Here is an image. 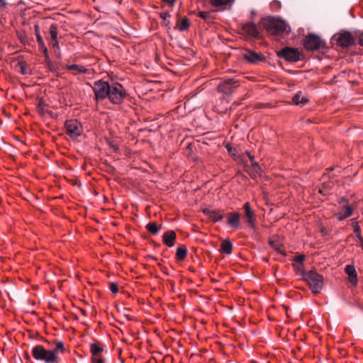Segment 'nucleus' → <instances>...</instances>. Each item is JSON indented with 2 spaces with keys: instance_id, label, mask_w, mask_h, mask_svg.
I'll list each match as a JSON object with an SVG mask.
<instances>
[{
  "instance_id": "36",
  "label": "nucleus",
  "mask_w": 363,
  "mask_h": 363,
  "mask_svg": "<svg viewBox=\"0 0 363 363\" xmlns=\"http://www.w3.org/2000/svg\"><path fill=\"white\" fill-rule=\"evenodd\" d=\"M252 164L256 172H258L260 170V167L256 162H252Z\"/></svg>"
},
{
  "instance_id": "38",
  "label": "nucleus",
  "mask_w": 363,
  "mask_h": 363,
  "mask_svg": "<svg viewBox=\"0 0 363 363\" xmlns=\"http://www.w3.org/2000/svg\"><path fill=\"white\" fill-rule=\"evenodd\" d=\"M52 46L56 48H59L57 39H56L55 40H52Z\"/></svg>"
},
{
  "instance_id": "48",
  "label": "nucleus",
  "mask_w": 363,
  "mask_h": 363,
  "mask_svg": "<svg viewBox=\"0 0 363 363\" xmlns=\"http://www.w3.org/2000/svg\"><path fill=\"white\" fill-rule=\"evenodd\" d=\"M359 242L361 243V247L363 249V239L362 240H360Z\"/></svg>"
},
{
  "instance_id": "21",
  "label": "nucleus",
  "mask_w": 363,
  "mask_h": 363,
  "mask_svg": "<svg viewBox=\"0 0 363 363\" xmlns=\"http://www.w3.org/2000/svg\"><path fill=\"white\" fill-rule=\"evenodd\" d=\"M292 101L296 105H304L308 102V99L305 96H301L300 94H296L294 96Z\"/></svg>"
},
{
  "instance_id": "26",
  "label": "nucleus",
  "mask_w": 363,
  "mask_h": 363,
  "mask_svg": "<svg viewBox=\"0 0 363 363\" xmlns=\"http://www.w3.org/2000/svg\"><path fill=\"white\" fill-rule=\"evenodd\" d=\"M233 0H211V4L215 6L228 5Z\"/></svg>"
},
{
  "instance_id": "37",
  "label": "nucleus",
  "mask_w": 363,
  "mask_h": 363,
  "mask_svg": "<svg viewBox=\"0 0 363 363\" xmlns=\"http://www.w3.org/2000/svg\"><path fill=\"white\" fill-rule=\"evenodd\" d=\"M213 219L215 220V221H218V220H220L222 219V216L220 214H218L217 213L216 216H214V217H213Z\"/></svg>"
},
{
  "instance_id": "4",
  "label": "nucleus",
  "mask_w": 363,
  "mask_h": 363,
  "mask_svg": "<svg viewBox=\"0 0 363 363\" xmlns=\"http://www.w3.org/2000/svg\"><path fill=\"white\" fill-rule=\"evenodd\" d=\"M126 96L124 87L119 83H113L110 86L108 99L115 104H120Z\"/></svg>"
},
{
  "instance_id": "30",
  "label": "nucleus",
  "mask_w": 363,
  "mask_h": 363,
  "mask_svg": "<svg viewBox=\"0 0 363 363\" xmlns=\"http://www.w3.org/2000/svg\"><path fill=\"white\" fill-rule=\"evenodd\" d=\"M35 33L38 43H42V41H43V39L40 35V28H39L38 25L35 26Z\"/></svg>"
},
{
  "instance_id": "34",
  "label": "nucleus",
  "mask_w": 363,
  "mask_h": 363,
  "mask_svg": "<svg viewBox=\"0 0 363 363\" xmlns=\"http://www.w3.org/2000/svg\"><path fill=\"white\" fill-rule=\"evenodd\" d=\"M353 228H354V232L357 234V233H361V230H360V226L358 224V223H353Z\"/></svg>"
},
{
  "instance_id": "9",
  "label": "nucleus",
  "mask_w": 363,
  "mask_h": 363,
  "mask_svg": "<svg viewBox=\"0 0 363 363\" xmlns=\"http://www.w3.org/2000/svg\"><path fill=\"white\" fill-rule=\"evenodd\" d=\"M279 56L285 60L291 62H296L300 60V53L294 48H285L279 53Z\"/></svg>"
},
{
  "instance_id": "10",
  "label": "nucleus",
  "mask_w": 363,
  "mask_h": 363,
  "mask_svg": "<svg viewBox=\"0 0 363 363\" xmlns=\"http://www.w3.org/2000/svg\"><path fill=\"white\" fill-rule=\"evenodd\" d=\"M354 39L349 32L340 33L337 37V43L341 47H349L354 43Z\"/></svg>"
},
{
  "instance_id": "40",
  "label": "nucleus",
  "mask_w": 363,
  "mask_h": 363,
  "mask_svg": "<svg viewBox=\"0 0 363 363\" xmlns=\"http://www.w3.org/2000/svg\"><path fill=\"white\" fill-rule=\"evenodd\" d=\"M20 67H21V72L23 74H27V71L26 70L23 64H20Z\"/></svg>"
},
{
  "instance_id": "31",
  "label": "nucleus",
  "mask_w": 363,
  "mask_h": 363,
  "mask_svg": "<svg viewBox=\"0 0 363 363\" xmlns=\"http://www.w3.org/2000/svg\"><path fill=\"white\" fill-rule=\"evenodd\" d=\"M63 351L64 350V344L62 342H60L57 344L56 347L53 350H50L51 351H56V356L57 357L59 350Z\"/></svg>"
},
{
  "instance_id": "39",
  "label": "nucleus",
  "mask_w": 363,
  "mask_h": 363,
  "mask_svg": "<svg viewBox=\"0 0 363 363\" xmlns=\"http://www.w3.org/2000/svg\"><path fill=\"white\" fill-rule=\"evenodd\" d=\"M359 43L363 46V32L359 35Z\"/></svg>"
},
{
  "instance_id": "45",
  "label": "nucleus",
  "mask_w": 363,
  "mask_h": 363,
  "mask_svg": "<svg viewBox=\"0 0 363 363\" xmlns=\"http://www.w3.org/2000/svg\"><path fill=\"white\" fill-rule=\"evenodd\" d=\"M356 235H357V238H358V240H359V241H360V240H362L363 239V237L362 236L361 233H357Z\"/></svg>"
},
{
  "instance_id": "41",
  "label": "nucleus",
  "mask_w": 363,
  "mask_h": 363,
  "mask_svg": "<svg viewBox=\"0 0 363 363\" xmlns=\"http://www.w3.org/2000/svg\"><path fill=\"white\" fill-rule=\"evenodd\" d=\"M6 5L5 0H0V8H3Z\"/></svg>"
},
{
  "instance_id": "29",
  "label": "nucleus",
  "mask_w": 363,
  "mask_h": 363,
  "mask_svg": "<svg viewBox=\"0 0 363 363\" xmlns=\"http://www.w3.org/2000/svg\"><path fill=\"white\" fill-rule=\"evenodd\" d=\"M39 47L40 50L43 52L45 54V58L49 60V55H48V49L44 43V41H42V43H38Z\"/></svg>"
},
{
  "instance_id": "35",
  "label": "nucleus",
  "mask_w": 363,
  "mask_h": 363,
  "mask_svg": "<svg viewBox=\"0 0 363 363\" xmlns=\"http://www.w3.org/2000/svg\"><path fill=\"white\" fill-rule=\"evenodd\" d=\"M328 185L324 184L322 189H319V192L320 194H326L328 193V191L327 190Z\"/></svg>"
},
{
  "instance_id": "23",
  "label": "nucleus",
  "mask_w": 363,
  "mask_h": 363,
  "mask_svg": "<svg viewBox=\"0 0 363 363\" xmlns=\"http://www.w3.org/2000/svg\"><path fill=\"white\" fill-rule=\"evenodd\" d=\"M104 348L96 343H93L90 345V351L92 355H99L101 354Z\"/></svg>"
},
{
  "instance_id": "3",
  "label": "nucleus",
  "mask_w": 363,
  "mask_h": 363,
  "mask_svg": "<svg viewBox=\"0 0 363 363\" xmlns=\"http://www.w3.org/2000/svg\"><path fill=\"white\" fill-rule=\"evenodd\" d=\"M32 354L36 360L44 361L45 363H55L57 360L56 351L46 350L42 345L35 346Z\"/></svg>"
},
{
  "instance_id": "12",
  "label": "nucleus",
  "mask_w": 363,
  "mask_h": 363,
  "mask_svg": "<svg viewBox=\"0 0 363 363\" xmlns=\"http://www.w3.org/2000/svg\"><path fill=\"white\" fill-rule=\"evenodd\" d=\"M177 235L173 230H168L165 232L162 236L163 242L171 247L174 245V241L176 239Z\"/></svg>"
},
{
  "instance_id": "27",
  "label": "nucleus",
  "mask_w": 363,
  "mask_h": 363,
  "mask_svg": "<svg viewBox=\"0 0 363 363\" xmlns=\"http://www.w3.org/2000/svg\"><path fill=\"white\" fill-rule=\"evenodd\" d=\"M189 26V21L186 18H184L182 20V22H181L179 29L180 31H184L186 29H187Z\"/></svg>"
},
{
  "instance_id": "18",
  "label": "nucleus",
  "mask_w": 363,
  "mask_h": 363,
  "mask_svg": "<svg viewBox=\"0 0 363 363\" xmlns=\"http://www.w3.org/2000/svg\"><path fill=\"white\" fill-rule=\"evenodd\" d=\"M66 69L68 70L73 71V73L74 74H77L78 73H83V74L89 73V70L86 68H85L83 66H81L79 65H75V64L66 66Z\"/></svg>"
},
{
  "instance_id": "16",
  "label": "nucleus",
  "mask_w": 363,
  "mask_h": 363,
  "mask_svg": "<svg viewBox=\"0 0 363 363\" xmlns=\"http://www.w3.org/2000/svg\"><path fill=\"white\" fill-rule=\"evenodd\" d=\"M228 224L233 228H238L240 225V214L238 213H228Z\"/></svg>"
},
{
  "instance_id": "17",
  "label": "nucleus",
  "mask_w": 363,
  "mask_h": 363,
  "mask_svg": "<svg viewBox=\"0 0 363 363\" xmlns=\"http://www.w3.org/2000/svg\"><path fill=\"white\" fill-rule=\"evenodd\" d=\"M352 213V208L348 205H345L342 209L337 214V217L339 220H342L350 217Z\"/></svg>"
},
{
  "instance_id": "19",
  "label": "nucleus",
  "mask_w": 363,
  "mask_h": 363,
  "mask_svg": "<svg viewBox=\"0 0 363 363\" xmlns=\"http://www.w3.org/2000/svg\"><path fill=\"white\" fill-rule=\"evenodd\" d=\"M233 245L228 240H224L220 246V252L227 255H230L232 252Z\"/></svg>"
},
{
  "instance_id": "8",
  "label": "nucleus",
  "mask_w": 363,
  "mask_h": 363,
  "mask_svg": "<svg viewBox=\"0 0 363 363\" xmlns=\"http://www.w3.org/2000/svg\"><path fill=\"white\" fill-rule=\"evenodd\" d=\"M235 83L236 82H235L233 79H225L219 84L218 89L220 92L225 94H230L236 88Z\"/></svg>"
},
{
  "instance_id": "24",
  "label": "nucleus",
  "mask_w": 363,
  "mask_h": 363,
  "mask_svg": "<svg viewBox=\"0 0 363 363\" xmlns=\"http://www.w3.org/2000/svg\"><path fill=\"white\" fill-rule=\"evenodd\" d=\"M186 248L185 247L182 246L177 248L176 256L179 260H183L186 257Z\"/></svg>"
},
{
  "instance_id": "43",
  "label": "nucleus",
  "mask_w": 363,
  "mask_h": 363,
  "mask_svg": "<svg viewBox=\"0 0 363 363\" xmlns=\"http://www.w3.org/2000/svg\"><path fill=\"white\" fill-rule=\"evenodd\" d=\"M166 3L170 4V5H173L175 2L176 0H164Z\"/></svg>"
},
{
  "instance_id": "28",
  "label": "nucleus",
  "mask_w": 363,
  "mask_h": 363,
  "mask_svg": "<svg viewBox=\"0 0 363 363\" xmlns=\"http://www.w3.org/2000/svg\"><path fill=\"white\" fill-rule=\"evenodd\" d=\"M91 362L92 363H104V359L101 354L92 355Z\"/></svg>"
},
{
  "instance_id": "5",
  "label": "nucleus",
  "mask_w": 363,
  "mask_h": 363,
  "mask_svg": "<svg viewBox=\"0 0 363 363\" xmlns=\"http://www.w3.org/2000/svg\"><path fill=\"white\" fill-rule=\"evenodd\" d=\"M110 86L111 84L105 81L99 80L95 82L93 89L96 100H103L108 98Z\"/></svg>"
},
{
  "instance_id": "32",
  "label": "nucleus",
  "mask_w": 363,
  "mask_h": 363,
  "mask_svg": "<svg viewBox=\"0 0 363 363\" xmlns=\"http://www.w3.org/2000/svg\"><path fill=\"white\" fill-rule=\"evenodd\" d=\"M199 16L201 18H203V19L207 20V19H208V18H209V17H210L211 14H210V13H209V12H208V11H200V12L199 13Z\"/></svg>"
},
{
  "instance_id": "7",
  "label": "nucleus",
  "mask_w": 363,
  "mask_h": 363,
  "mask_svg": "<svg viewBox=\"0 0 363 363\" xmlns=\"http://www.w3.org/2000/svg\"><path fill=\"white\" fill-rule=\"evenodd\" d=\"M67 133L72 138H77L82 133V126L77 120L67 121L65 123Z\"/></svg>"
},
{
  "instance_id": "2",
  "label": "nucleus",
  "mask_w": 363,
  "mask_h": 363,
  "mask_svg": "<svg viewBox=\"0 0 363 363\" xmlns=\"http://www.w3.org/2000/svg\"><path fill=\"white\" fill-rule=\"evenodd\" d=\"M303 279L307 282L313 294H318L323 289V278L315 271L303 272Z\"/></svg>"
},
{
  "instance_id": "33",
  "label": "nucleus",
  "mask_w": 363,
  "mask_h": 363,
  "mask_svg": "<svg viewBox=\"0 0 363 363\" xmlns=\"http://www.w3.org/2000/svg\"><path fill=\"white\" fill-rule=\"evenodd\" d=\"M109 289L113 294H116L118 292V286L115 283H111Z\"/></svg>"
},
{
  "instance_id": "25",
  "label": "nucleus",
  "mask_w": 363,
  "mask_h": 363,
  "mask_svg": "<svg viewBox=\"0 0 363 363\" xmlns=\"http://www.w3.org/2000/svg\"><path fill=\"white\" fill-rule=\"evenodd\" d=\"M50 35L52 40L57 39V26L52 23L50 27Z\"/></svg>"
},
{
  "instance_id": "47",
  "label": "nucleus",
  "mask_w": 363,
  "mask_h": 363,
  "mask_svg": "<svg viewBox=\"0 0 363 363\" xmlns=\"http://www.w3.org/2000/svg\"><path fill=\"white\" fill-rule=\"evenodd\" d=\"M226 147H227V148H228V150L229 152H231L232 148H231V147H229V145H228Z\"/></svg>"
},
{
  "instance_id": "42",
  "label": "nucleus",
  "mask_w": 363,
  "mask_h": 363,
  "mask_svg": "<svg viewBox=\"0 0 363 363\" xmlns=\"http://www.w3.org/2000/svg\"><path fill=\"white\" fill-rule=\"evenodd\" d=\"M304 257H305L304 255H301V256L297 257L296 260L301 262L303 260Z\"/></svg>"
},
{
  "instance_id": "13",
  "label": "nucleus",
  "mask_w": 363,
  "mask_h": 363,
  "mask_svg": "<svg viewBox=\"0 0 363 363\" xmlns=\"http://www.w3.org/2000/svg\"><path fill=\"white\" fill-rule=\"evenodd\" d=\"M243 208L245 209V216L247 218L248 224L252 228H255V215L254 212L250 209V203L248 202H246L244 204Z\"/></svg>"
},
{
  "instance_id": "44",
  "label": "nucleus",
  "mask_w": 363,
  "mask_h": 363,
  "mask_svg": "<svg viewBox=\"0 0 363 363\" xmlns=\"http://www.w3.org/2000/svg\"><path fill=\"white\" fill-rule=\"evenodd\" d=\"M169 15L168 13H162V14H161V17H162V18H164V19H166V18H167V17H169Z\"/></svg>"
},
{
  "instance_id": "46",
  "label": "nucleus",
  "mask_w": 363,
  "mask_h": 363,
  "mask_svg": "<svg viewBox=\"0 0 363 363\" xmlns=\"http://www.w3.org/2000/svg\"><path fill=\"white\" fill-rule=\"evenodd\" d=\"M248 156H249V158H250V160L251 162H255V160H254V157H253L252 156H251L250 155H249Z\"/></svg>"
},
{
  "instance_id": "11",
  "label": "nucleus",
  "mask_w": 363,
  "mask_h": 363,
  "mask_svg": "<svg viewBox=\"0 0 363 363\" xmlns=\"http://www.w3.org/2000/svg\"><path fill=\"white\" fill-rule=\"evenodd\" d=\"M243 58L250 63H256L262 60V56L254 51L247 50L242 54Z\"/></svg>"
},
{
  "instance_id": "6",
  "label": "nucleus",
  "mask_w": 363,
  "mask_h": 363,
  "mask_svg": "<svg viewBox=\"0 0 363 363\" xmlns=\"http://www.w3.org/2000/svg\"><path fill=\"white\" fill-rule=\"evenodd\" d=\"M324 45L321 38L315 34L308 35L304 40V48L308 50H315L322 48Z\"/></svg>"
},
{
  "instance_id": "20",
  "label": "nucleus",
  "mask_w": 363,
  "mask_h": 363,
  "mask_svg": "<svg viewBox=\"0 0 363 363\" xmlns=\"http://www.w3.org/2000/svg\"><path fill=\"white\" fill-rule=\"evenodd\" d=\"M270 245L279 253L284 254L282 243L277 239H272L269 241Z\"/></svg>"
},
{
  "instance_id": "1",
  "label": "nucleus",
  "mask_w": 363,
  "mask_h": 363,
  "mask_svg": "<svg viewBox=\"0 0 363 363\" xmlns=\"http://www.w3.org/2000/svg\"><path fill=\"white\" fill-rule=\"evenodd\" d=\"M263 26L270 35H279L290 31L289 26L284 21L276 18L264 19Z\"/></svg>"
},
{
  "instance_id": "15",
  "label": "nucleus",
  "mask_w": 363,
  "mask_h": 363,
  "mask_svg": "<svg viewBox=\"0 0 363 363\" xmlns=\"http://www.w3.org/2000/svg\"><path fill=\"white\" fill-rule=\"evenodd\" d=\"M346 274L348 275L350 282L352 285H356L357 283V272L355 268L352 265H347L345 268Z\"/></svg>"
},
{
  "instance_id": "14",
  "label": "nucleus",
  "mask_w": 363,
  "mask_h": 363,
  "mask_svg": "<svg viewBox=\"0 0 363 363\" xmlns=\"http://www.w3.org/2000/svg\"><path fill=\"white\" fill-rule=\"evenodd\" d=\"M242 30L246 34L251 37H257L259 31L257 26L252 23H247L243 25Z\"/></svg>"
},
{
  "instance_id": "22",
  "label": "nucleus",
  "mask_w": 363,
  "mask_h": 363,
  "mask_svg": "<svg viewBox=\"0 0 363 363\" xmlns=\"http://www.w3.org/2000/svg\"><path fill=\"white\" fill-rule=\"evenodd\" d=\"M146 228L152 234H157L161 229V225H158L155 222H151L147 224Z\"/></svg>"
}]
</instances>
